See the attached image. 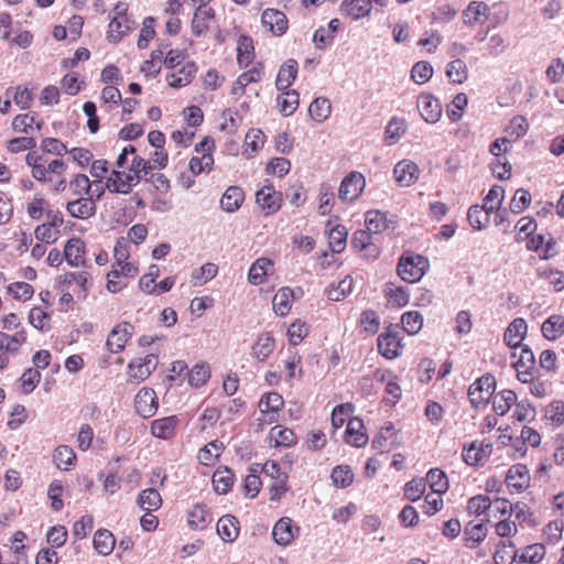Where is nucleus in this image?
I'll list each match as a JSON object with an SVG mask.
<instances>
[{
	"instance_id": "393cba45",
	"label": "nucleus",
	"mask_w": 564,
	"mask_h": 564,
	"mask_svg": "<svg viewBox=\"0 0 564 564\" xmlns=\"http://www.w3.org/2000/svg\"><path fill=\"white\" fill-rule=\"evenodd\" d=\"M215 18V10L208 6H198L193 14L191 30L195 37H199L207 33L210 29V23Z\"/></svg>"
},
{
	"instance_id": "a878e982",
	"label": "nucleus",
	"mask_w": 564,
	"mask_h": 564,
	"mask_svg": "<svg viewBox=\"0 0 564 564\" xmlns=\"http://www.w3.org/2000/svg\"><path fill=\"white\" fill-rule=\"evenodd\" d=\"M64 258L70 267H82L86 263V245L78 237L67 240L64 247Z\"/></svg>"
},
{
	"instance_id": "39448f33",
	"label": "nucleus",
	"mask_w": 564,
	"mask_h": 564,
	"mask_svg": "<svg viewBox=\"0 0 564 564\" xmlns=\"http://www.w3.org/2000/svg\"><path fill=\"white\" fill-rule=\"evenodd\" d=\"M430 268L426 257L413 251H405L399 259L397 265L398 275L408 283L419 282Z\"/></svg>"
},
{
	"instance_id": "864d4df0",
	"label": "nucleus",
	"mask_w": 564,
	"mask_h": 564,
	"mask_svg": "<svg viewBox=\"0 0 564 564\" xmlns=\"http://www.w3.org/2000/svg\"><path fill=\"white\" fill-rule=\"evenodd\" d=\"M330 113H332V102L326 97L315 98L308 107L310 117L318 123H322L326 119H328Z\"/></svg>"
},
{
	"instance_id": "20e7f679",
	"label": "nucleus",
	"mask_w": 564,
	"mask_h": 564,
	"mask_svg": "<svg viewBox=\"0 0 564 564\" xmlns=\"http://www.w3.org/2000/svg\"><path fill=\"white\" fill-rule=\"evenodd\" d=\"M107 40L111 43L120 42L134 28V20L129 13V3L118 1L110 11Z\"/></svg>"
},
{
	"instance_id": "4d7b16f0",
	"label": "nucleus",
	"mask_w": 564,
	"mask_h": 564,
	"mask_svg": "<svg viewBox=\"0 0 564 564\" xmlns=\"http://www.w3.org/2000/svg\"><path fill=\"white\" fill-rule=\"evenodd\" d=\"M54 463L62 470H69L76 464V454L72 447L59 445L55 448L53 455Z\"/></svg>"
},
{
	"instance_id": "4c0bfd02",
	"label": "nucleus",
	"mask_w": 564,
	"mask_h": 564,
	"mask_svg": "<svg viewBox=\"0 0 564 564\" xmlns=\"http://www.w3.org/2000/svg\"><path fill=\"white\" fill-rule=\"evenodd\" d=\"M274 263L269 258H259L250 267L248 281L253 285L265 282V278L273 271Z\"/></svg>"
},
{
	"instance_id": "c85d7f7f",
	"label": "nucleus",
	"mask_w": 564,
	"mask_h": 564,
	"mask_svg": "<svg viewBox=\"0 0 564 564\" xmlns=\"http://www.w3.org/2000/svg\"><path fill=\"white\" fill-rule=\"evenodd\" d=\"M494 561L496 564L519 563V549L512 540H499L495 544Z\"/></svg>"
},
{
	"instance_id": "1a4fd4ad",
	"label": "nucleus",
	"mask_w": 564,
	"mask_h": 564,
	"mask_svg": "<svg viewBox=\"0 0 564 564\" xmlns=\"http://www.w3.org/2000/svg\"><path fill=\"white\" fill-rule=\"evenodd\" d=\"M134 334V325L130 322H120L110 330L106 340V348L110 354L124 350L127 343Z\"/></svg>"
},
{
	"instance_id": "7ed1b4c3",
	"label": "nucleus",
	"mask_w": 564,
	"mask_h": 564,
	"mask_svg": "<svg viewBox=\"0 0 564 564\" xmlns=\"http://www.w3.org/2000/svg\"><path fill=\"white\" fill-rule=\"evenodd\" d=\"M497 9L492 17L490 7L484 1H471L463 11L462 18L464 24L474 26L476 24H484L490 21L491 26H496L505 22L508 18V8L503 3L494 4Z\"/></svg>"
},
{
	"instance_id": "2f4dec72",
	"label": "nucleus",
	"mask_w": 564,
	"mask_h": 564,
	"mask_svg": "<svg viewBox=\"0 0 564 564\" xmlns=\"http://www.w3.org/2000/svg\"><path fill=\"white\" fill-rule=\"evenodd\" d=\"M213 521L209 509L204 503H196L188 511L187 523L192 530L202 531L206 529Z\"/></svg>"
},
{
	"instance_id": "5fc2aeb1",
	"label": "nucleus",
	"mask_w": 564,
	"mask_h": 564,
	"mask_svg": "<svg viewBox=\"0 0 564 564\" xmlns=\"http://www.w3.org/2000/svg\"><path fill=\"white\" fill-rule=\"evenodd\" d=\"M348 231L343 225H335L328 230V246L332 253H340L347 245Z\"/></svg>"
},
{
	"instance_id": "338daca9",
	"label": "nucleus",
	"mask_w": 564,
	"mask_h": 564,
	"mask_svg": "<svg viewBox=\"0 0 564 564\" xmlns=\"http://www.w3.org/2000/svg\"><path fill=\"white\" fill-rule=\"evenodd\" d=\"M544 417L553 427H560L564 424V402L554 400L550 402L544 410Z\"/></svg>"
},
{
	"instance_id": "e2e57ef3",
	"label": "nucleus",
	"mask_w": 564,
	"mask_h": 564,
	"mask_svg": "<svg viewBox=\"0 0 564 564\" xmlns=\"http://www.w3.org/2000/svg\"><path fill=\"white\" fill-rule=\"evenodd\" d=\"M258 406L260 412L279 414L284 406V399L278 392H267L260 398Z\"/></svg>"
},
{
	"instance_id": "37998d69",
	"label": "nucleus",
	"mask_w": 564,
	"mask_h": 564,
	"mask_svg": "<svg viewBox=\"0 0 564 564\" xmlns=\"http://www.w3.org/2000/svg\"><path fill=\"white\" fill-rule=\"evenodd\" d=\"M253 41L248 35H240L237 42V63L240 68H246L253 63Z\"/></svg>"
},
{
	"instance_id": "3c124183",
	"label": "nucleus",
	"mask_w": 564,
	"mask_h": 564,
	"mask_svg": "<svg viewBox=\"0 0 564 564\" xmlns=\"http://www.w3.org/2000/svg\"><path fill=\"white\" fill-rule=\"evenodd\" d=\"M29 323L41 333H47L52 328V316L40 306H34L28 314Z\"/></svg>"
},
{
	"instance_id": "473e14b6",
	"label": "nucleus",
	"mask_w": 564,
	"mask_h": 564,
	"mask_svg": "<svg viewBox=\"0 0 564 564\" xmlns=\"http://www.w3.org/2000/svg\"><path fill=\"white\" fill-rule=\"evenodd\" d=\"M299 64L295 59H286L279 68L275 87L278 90H285L290 88L297 77Z\"/></svg>"
},
{
	"instance_id": "6e6552de",
	"label": "nucleus",
	"mask_w": 564,
	"mask_h": 564,
	"mask_svg": "<svg viewBox=\"0 0 564 564\" xmlns=\"http://www.w3.org/2000/svg\"><path fill=\"white\" fill-rule=\"evenodd\" d=\"M496 389V379L486 373L474 381L468 389V397L474 406L487 403Z\"/></svg>"
},
{
	"instance_id": "4be33fe9",
	"label": "nucleus",
	"mask_w": 564,
	"mask_h": 564,
	"mask_svg": "<svg viewBox=\"0 0 564 564\" xmlns=\"http://www.w3.org/2000/svg\"><path fill=\"white\" fill-rule=\"evenodd\" d=\"M417 109L423 120L427 123H436L443 113L441 102L431 94H421L419 96Z\"/></svg>"
},
{
	"instance_id": "e433bc0d",
	"label": "nucleus",
	"mask_w": 564,
	"mask_h": 564,
	"mask_svg": "<svg viewBox=\"0 0 564 564\" xmlns=\"http://www.w3.org/2000/svg\"><path fill=\"white\" fill-rule=\"evenodd\" d=\"M178 423L175 415L156 419L151 423V433L154 437L169 440L174 436Z\"/></svg>"
},
{
	"instance_id": "9d476101",
	"label": "nucleus",
	"mask_w": 564,
	"mask_h": 564,
	"mask_svg": "<svg viewBox=\"0 0 564 564\" xmlns=\"http://www.w3.org/2000/svg\"><path fill=\"white\" fill-rule=\"evenodd\" d=\"M198 65L195 61H187L182 66L170 69L165 76L166 84L171 88L180 89L188 86L196 77Z\"/></svg>"
},
{
	"instance_id": "4468645a",
	"label": "nucleus",
	"mask_w": 564,
	"mask_h": 564,
	"mask_svg": "<svg viewBox=\"0 0 564 564\" xmlns=\"http://www.w3.org/2000/svg\"><path fill=\"white\" fill-rule=\"evenodd\" d=\"M505 481L511 494H522L530 487L529 468L523 464L512 465L506 475Z\"/></svg>"
},
{
	"instance_id": "423d86ee",
	"label": "nucleus",
	"mask_w": 564,
	"mask_h": 564,
	"mask_svg": "<svg viewBox=\"0 0 564 564\" xmlns=\"http://www.w3.org/2000/svg\"><path fill=\"white\" fill-rule=\"evenodd\" d=\"M378 351L386 359L392 360L401 356L402 337L398 325H390L378 336Z\"/></svg>"
},
{
	"instance_id": "79ce46f5",
	"label": "nucleus",
	"mask_w": 564,
	"mask_h": 564,
	"mask_svg": "<svg viewBox=\"0 0 564 564\" xmlns=\"http://www.w3.org/2000/svg\"><path fill=\"white\" fill-rule=\"evenodd\" d=\"M239 521L231 514L223 516L217 522V533L225 542H232L239 535Z\"/></svg>"
},
{
	"instance_id": "f3484780",
	"label": "nucleus",
	"mask_w": 564,
	"mask_h": 564,
	"mask_svg": "<svg viewBox=\"0 0 564 564\" xmlns=\"http://www.w3.org/2000/svg\"><path fill=\"white\" fill-rule=\"evenodd\" d=\"M300 527L294 524L293 520L288 517L279 519L272 530L274 542L281 546L290 545L299 535Z\"/></svg>"
},
{
	"instance_id": "f257e3e1",
	"label": "nucleus",
	"mask_w": 564,
	"mask_h": 564,
	"mask_svg": "<svg viewBox=\"0 0 564 564\" xmlns=\"http://www.w3.org/2000/svg\"><path fill=\"white\" fill-rule=\"evenodd\" d=\"M151 170L150 161L140 156L134 145L128 144L117 156L105 185L111 193L129 194L140 183L142 174L148 175Z\"/></svg>"
},
{
	"instance_id": "bf43d9fd",
	"label": "nucleus",
	"mask_w": 564,
	"mask_h": 564,
	"mask_svg": "<svg viewBox=\"0 0 564 564\" xmlns=\"http://www.w3.org/2000/svg\"><path fill=\"white\" fill-rule=\"evenodd\" d=\"M223 449L224 445L221 442L217 440L212 441L199 449L197 459L199 460L200 464L205 466H212L217 462Z\"/></svg>"
},
{
	"instance_id": "dca6fc26",
	"label": "nucleus",
	"mask_w": 564,
	"mask_h": 564,
	"mask_svg": "<svg viewBox=\"0 0 564 564\" xmlns=\"http://www.w3.org/2000/svg\"><path fill=\"white\" fill-rule=\"evenodd\" d=\"M262 26L274 36H282L289 29V19L284 12L268 8L261 14Z\"/></svg>"
},
{
	"instance_id": "ddd939ff",
	"label": "nucleus",
	"mask_w": 564,
	"mask_h": 564,
	"mask_svg": "<svg viewBox=\"0 0 564 564\" xmlns=\"http://www.w3.org/2000/svg\"><path fill=\"white\" fill-rule=\"evenodd\" d=\"M495 451V444L491 440L485 438L478 445L473 442L468 447H464L462 456L466 464L477 466L484 464Z\"/></svg>"
},
{
	"instance_id": "7c9ffc66",
	"label": "nucleus",
	"mask_w": 564,
	"mask_h": 564,
	"mask_svg": "<svg viewBox=\"0 0 564 564\" xmlns=\"http://www.w3.org/2000/svg\"><path fill=\"white\" fill-rule=\"evenodd\" d=\"M252 357L259 362H265L275 350V339L271 333H262L251 347Z\"/></svg>"
},
{
	"instance_id": "72a5a7b5",
	"label": "nucleus",
	"mask_w": 564,
	"mask_h": 564,
	"mask_svg": "<svg viewBox=\"0 0 564 564\" xmlns=\"http://www.w3.org/2000/svg\"><path fill=\"white\" fill-rule=\"evenodd\" d=\"M345 441L355 447H364L367 445L369 437L364 431V422L360 419L354 417L348 421Z\"/></svg>"
},
{
	"instance_id": "603ef678",
	"label": "nucleus",
	"mask_w": 564,
	"mask_h": 564,
	"mask_svg": "<svg viewBox=\"0 0 564 564\" xmlns=\"http://www.w3.org/2000/svg\"><path fill=\"white\" fill-rule=\"evenodd\" d=\"M543 336L549 340H556L564 335V316L552 315L545 319L541 327Z\"/></svg>"
},
{
	"instance_id": "f8f14e48",
	"label": "nucleus",
	"mask_w": 564,
	"mask_h": 564,
	"mask_svg": "<svg viewBox=\"0 0 564 564\" xmlns=\"http://www.w3.org/2000/svg\"><path fill=\"white\" fill-rule=\"evenodd\" d=\"M366 186L365 177L359 172H351L345 176L339 185L338 197L341 202H354Z\"/></svg>"
},
{
	"instance_id": "6e6d98bb",
	"label": "nucleus",
	"mask_w": 564,
	"mask_h": 564,
	"mask_svg": "<svg viewBox=\"0 0 564 564\" xmlns=\"http://www.w3.org/2000/svg\"><path fill=\"white\" fill-rule=\"evenodd\" d=\"M156 19L153 17H145L142 21L139 36L137 40V46L139 50H145L149 47L151 41L156 35Z\"/></svg>"
},
{
	"instance_id": "69168bd1",
	"label": "nucleus",
	"mask_w": 564,
	"mask_h": 564,
	"mask_svg": "<svg viewBox=\"0 0 564 564\" xmlns=\"http://www.w3.org/2000/svg\"><path fill=\"white\" fill-rule=\"evenodd\" d=\"M332 481L337 488H347L354 481V471L349 465L335 466L330 474Z\"/></svg>"
},
{
	"instance_id": "58836bf2",
	"label": "nucleus",
	"mask_w": 564,
	"mask_h": 564,
	"mask_svg": "<svg viewBox=\"0 0 564 564\" xmlns=\"http://www.w3.org/2000/svg\"><path fill=\"white\" fill-rule=\"evenodd\" d=\"M212 376V368L207 361H199L187 372V382L193 388H200L207 384Z\"/></svg>"
},
{
	"instance_id": "774afa93",
	"label": "nucleus",
	"mask_w": 564,
	"mask_h": 564,
	"mask_svg": "<svg viewBox=\"0 0 564 564\" xmlns=\"http://www.w3.org/2000/svg\"><path fill=\"white\" fill-rule=\"evenodd\" d=\"M431 491L446 492L448 490V479L446 474L440 468H432L425 478Z\"/></svg>"
},
{
	"instance_id": "0e129e2a",
	"label": "nucleus",
	"mask_w": 564,
	"mask_h": 564,
	"mask_svg": "<svg viewBox=\"0 0 564 564\" xmlns=\"http://www.w3.org/2000/svg\"><path fill=\"white\" fill-rule=\"evenodd\" d=\"M6 292L17 301L26 302L33 297L35 291L31 284L15 281L7 285Z\"/></svg>"
},
{
	"instance_id": "c03bdc74",
	"label": "nucleus",
	"mask_w": 564,
	"mask_h": 564,
	"mask_svg": "<svg viewBox=\"0 0 564 564\" xmlns=\"http://www.w3.org/2000/svg\"><path fill=\"white\" fill-rule=\"evenodd\" d=\"M294 300V292L292 289L284 286L281 288L272 300V307L276 315L286 316L291 308Z\"/></svg>"
},
{
	"instance_id": "13d9d810",
	"label": "nucleus",
	"mask_w": 564,
	"mask_h": 564,
	"mask_svg": "<svg viewBox=\"0 0 564 564\" xmlns=\"http://www.w3.org/2000/svg\"><path fill=\"white\" fill-rule=\"evenodd\" d=\"M490 214L485 206L482 205H473L467 213V219L469 225L476 229H484L490 221Z\"/></svg>"
},
{
	"instance_id": "bb28decb",
	"label": "nucleus",
	"mask_w": 564,
	"mask_h": 564,
	"mask_svg": "<svg viewBox=\"0 0 564 564\" xmlns=\"http://www.w3.org/2000/svg\"><path fill=\"white\" fill-rule=\"evenodd\" d=\"M66 212L73 218L77 219H88L96 213V204L93 199V195L90 196H80L74 200H70L66 204Z\"/></svg>"
},
{
	"instance_id": "de8ad7c7",
	"label": "nucleus",
	"mask_w": 564,
	"mask_h": 564,
	"mask_svg": "<svg viewBox=\"0 0 564 564\" xmlns=\"http://www.w3.org/2000/svg\"><path fill=\"white\" fill-rule=\"evenodd\" d=\"M464 534L466 540V546L475 549L486 539L488 534V528L482 522L475 523L470 521L465 527Z\"/></svg>"
},
{
	"instance_id": "a18cd8bd",
	"label": "nucleus",
	"mask_w": 564,
	"mask_h": 564,
	"mask_svg": "<svg viewBox=\"0 0 564 564\" xmlns=\"http://www.w3.org/2000/svg\"><path fill=\"white\" fill-rule=\"evenodd\" d=\"M492 409L497 415L503 416L506 415L516 401L518 397L514 391L505 389L496 394H492Z\"/></svg>"
},
{
	"instance_id": "6ab92c4d",
	"label": "nucleus",
	"mask_w": 564,
	"mask_h": 564,
	"mask_svg": "<svg viewBox=\"0 0 564 564\" xmlns=\"http://www.w3.org/2000/svg\"><path fill=\"white\" fill-rule=\"evenodd\" d=\"M43 124V119L34 111L17 115L12 120L13 131L26 137H33V133L40 131Z\"/></svg>"
},
{
	"instance_id": "a211bd4d",
	"label": "nucleus",
	"mask_w": 564,
	"mask_h": 564,
	"mask_svg": "<svg viewBox=\"0 0 564 564\" xmlns=\"http://www.w3.org/2000/svg\"><path fill=\"white\" fill-rule=\"evenodd\" d=\"M256 202L265 215H271L281 208L282 193L272 185H264L256 193Z\"/></svg>"
},
{
	"instance_id": "49530a36",
	"label": "nucleus",
	"mask_w": 564,
	"mask_h": 564,
	"mask_svg": "<svg viewBox=\"0 0 564 564\" xmlns=\"http://www.w3.org/2000/svg\"><path fill=\"white\" fill-rule=\"evenodd\" d=\"M93 544L98 554L106 556L113 551L116 546V539L111 531L107 529H99L94 534Z\"/></svg>"
},
{
	"instance_id": "cd10ccee",
	"label": "nucleus",
	"mask_w": 564,
	"mask_h": 564,
	"mask_svg": "<svg viewBox=\"0 0 564 564\" xmlns=\"http://www.w3.org/2000/svg\"><path fill=\"white\" fill-rule=\"evenodd\" d=\"M393 175L400 186H410L419 180V166L410 160L400 161L394 170Z\"/></svg>"
},
{
	"instance_id": "aec40b11",
	"label": "nucleus",
	"mask_w": 564,
	"mask_h": 564,
	"mask_svg": "<svg viewBox=\"0 0 564 564\" xmlns=\"http://www.w3.org/2000/svg\"><path fill=\"white\" fill-rule=\"evenodd\" d=\"M513 367L520 381H531L536 371V362L533 351L528 346L521 347Z\"/></svg>"
},
{
	"instance_id": "5701e85b",
	"label": "nucleus",
	"mask_w": 564,
	"mask_h": 564,
	"mask_svg": "<svg viewBox=\"0 0 564 564\" xmlns=\"http://www.w3.org/2000/svg\"><path fill=\"white\" fill-rule=\"evenodd\" d=\"M267 442L274 448H288L296 445L297 436L292 429L276 424L269 431Z\"/></svg>"
},
{
	"instance_id": "c9c22d12",
	"label": "nucleus",
	"mask_w": 564,
	"mask_h": 564,
	"mask_svg": "<svg viewBox=\"0 0 564 564\" xmlns=\"http://www.w3.org/2000/svg\"><path fill=\"white\" fill-rule=\"evenodd\" d=\"M276 97V108L283 117L292 116L300 105V94L295 89L280 90Z\"/></svg>"
},
{
	"instance_id": "09e8293b",
	"label": "nucleus",
	"mask_w": 564,
	"mask_h": 564,
	"mask_svg": "<svg viewBox=\"0 0 564 564\" xmlns=\"http://www.w3.org/2000/svg\"><path fill=\"white\" fill-rule=\"evenodd\" d=\"M546 554V549L542 543H533L519 549V563L538 564Z\"/></svg>"
},
{
	"instance_id": "412c9836",
	"label": "nucleus",
	"mask_w": 564,
	"mask_h": 564,
	"mask_svg": "<svg viewBox=\"0 0 564 564\" xmlns=\"http://www.w3.org/2000/svg\"><path fill=\"white\" fill-rule=\"evenodd\" d=\"M134 408L137 413L144 419L153 416L159 408L155 391L150 388H142L134 398Z\"/></svg>"
},
{
	"instance_id": "c756f323",
	"label": "nucleus",
	"mask_w": 564,
	"mask_h": 564,
	"mask_svg": "<svg viewBox=\"0 0 564 564\" xmlns=\"http://www.w3.org/2000/svg\"><path fill=\"white\" fill-rule=\"evenodd\" d=\"M340 13L351 20L368 17L372 10L371 0H344L339 7Z\"/></svg>"
},
{
	"instance_id": "9b49d317",
	"label": "nucleus",
	"mask_w": 564,
	"mask_h": 564,
	"mask_svg": "<svg viewBox=\"0 0 564 564\" xmlns=\"http://www.w3.org/2000/svg\"><path fill=\"white\" fill-rule=\"evenodd\" d=\"M265 73L263 63L256 62L252 66L240 74L237 79L232 83L230 94L237 98L242 97L246 94V88L250 84L260 83Z\"/></svg>"
},
{
	"instance_id": "2eb2a0df",
	"label": "nucleus",
	"mask_w": 564,
	"mask_h": 564,
	"mask_svg": "<svg viewBox=\"0 0 564 564\" xmlns=\"http://www.w3.org/2000/svg\"><path fill=\"white\" fill-rule=\"evenodd\" d=\"M158 357L153 354L137 357L128 365L129 379L137 382L144 381L156 368Z\"/></svg>"
},
{
	"instance_id": "0eeeda50",
	"label": "nucleus",
	"mask_w": 564,
	"mask_h": 564,
	"mask_svg": "<svg viewBox=\"0 0 564 564\" xmlns=\"http://www.w3.org/2000/svg\"><path fill=\"white\" fill-rule=\"evenodd\" d=\"M149 182L155 192V197L152 202V208L162 213L170 210L173 207V204L169 178L163 173H152Z\"/></svg>"
},
{
	"instance_id": "b1692460",
	"label": "nucleus",
	"mask_w": 564,
	"mask_h": 564,
	"mask_svg": "<svg viewBox=\"0 0 564 564\" xmlns=\"http://www.w3.org/2000/svg\"><path fill=\"white\" fill-rule=\"evenodd\" d=\"M28 341L26 329H17L12 334L0 330V351L7 355H17Z\"/></svg>"
},
{
	"instance_id": "052dcab7",
	"label": "nucleus",
	"mask_w": 564,
	"mask_h": 564,
	"mask_svg": "<svg viewBox=\"0 0 564 564\" xmlns=\"http://www.w3.org/2000/svg\"><path fill=\"white\" fill-rule=\"evenodd\" d=\"M445 74L452 84L459 85L467 80L468 68L463 59L456 58L447 64Z\"/></svg>"
},
{
	"instance_id": "8fccbe9b",
	"label": "nucleus",
	"mask_w": 564,
	"mask_h": 564,
	"mask_svg": "<svg viewBox=\"0 0 564 564\" xmlns=\"http://www.w3.org/2000/svg\"><path fill=\"white\" fill-rule=\"evenodd\" d=\"M383 292L387 304L391 307L401 308L409 303V293L403 286H395L392 283H388Z\"/></svg>"
},
{
	"instance_id": "f03ea898",
	"label": "nucleus",
	"mask_w": 564,
	"mask_h": 564,
	"mask_svg": "<svg viewBox=\"0 0 564 564\" xmlns=\"http://www.w3.org/2000/svg\"><path fill=\"white\" fill-rule=\"evenodd\" d=\"M25 163L31 169V175L37 182L53 184L55 193L64 192L67 187L65 172L67 164L62 159L47 161L37 151H31L25 156Z\"/></svg>"
},
{
	"instance_id": "a19ab883",
	"label": "nucleus",
	"mask_w": 564,
	"mask_h": 564,
	"mask_svg": "<svg viewBox=\"0 0 564 564\" xmlns=\"http://www.w3.org/2000/svg\"><path fill=\"white\" fill-rule=\"evenodd\" d=\"M245 202V192L241 187L232 185L229 186L220 199L221 208L227 213L238 210Z\"/></svg>"
},
{
	"instance_id": "f704fd0d",
	"label": "nucleus",
	"mask_w": 564,
	"mask_h": 564,
	"mask_svg": "<svg viewBox=\"0 0 564 564\" xmlns=\"http://www.w3.org/2000/svg\"><path fill=\"white\" fill-rule=\"evenodd\" d=\"M528 325L524 318L519 317L513 319L507 327L503 335L506 345L511 348L520 347L525 337Z\"/></svg>"
},
{
	"instance_id": "ea45409f",
	"label": "nucleus",
	"mask_w": 564,
	"mask_h": 564,
	"mask_svg": "<svg viewBox=\"0 0 564 564\" xmlns=\"http://www.w3.org/2000/svg\"><path fill=\"white\" fill-rule=\"evenodd\" d=\"M235 475L226 466H219L213 474L212 482L215 491L219 495H226L234 486Z\"/></svg>"
},
{
	"instance_id": "680f3d73",
	"label": "nucleus",
	"mask_w": 564,
	"mask_h": 564,
	"mask_svg": "<svg viewBox=\"0 0 564 564\" xmlns=\"http://www.w3.org/2000/svg\"><path fill=\"white\" fill-rule=\"evenodd\" d=\"M137 503L144 511H155L162 506V497L156 489L148 488L139 494Z\"/></svg>"
}]
</instances>
